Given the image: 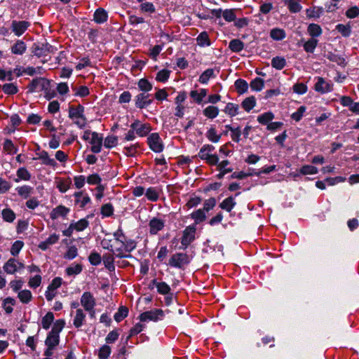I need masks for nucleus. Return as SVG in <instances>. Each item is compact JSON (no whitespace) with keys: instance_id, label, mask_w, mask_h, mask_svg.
<instances>
[{"instance_id":"obj_1","label":"nucleus","mask_w":359,"mask_h":359,"mask_svg":"<svg viewBox=\"0 0 359 359\" xmlns=\"http://www.w3.org/2000/svg\"><path fill=\"white\" fill-rule=\"evenodd\" d=\"M190 262L189 255L185 253H175L169 260V264L171 266L177 268H182L184 265L188 264Z\"/></svg>"},{"instance_id":"obj_2","label":"nucleus","mask_w":359,"mask_h":359,"mask_svg":"<svg viewBox=\"0 0 359 359\" xmlns=\"http://www.w3.org/2000/svg\"><path fill=\"white\" fill-rule=\"evenodd\" d=\"M149 148L154 152H161L163 150V144L159 135L156 133H151L147 138Z\"/></svg>"},{"instance_id":"obj_3","label":"nucleus","mask_w":359,"mask_h":359,"mask_svg":"<svg viewBox=\"0 0 359 359\" xmlns=\"http://www.w3.org/2000/svg\"><path fill=\"white\" fill-rule=\"evenodd\" d=\"M53 50L54 48L48 43H34L32 47V53L38 57L46 56L48 53L53 52Z\"/></svg>"},{"instance_id":"obj_4","label":"nucleus","mask_w":359,"mask_h":359,"mask_svg":"<svg viewBox=\"0 0 359 359\" xmlns=\"http://www.w3.org/2000/svg\"><path fill=\"white\" fill-rule=\"evenodd\" d=\"M49 86V81L44 78L34 79L29 84V92L41 91L46 90Z\"/></svg>"},{"instance_id":"obj_5","label":"nucleus","mask_w":359,"mask_h":359,"mask_svg":"<svg viewBox=\"0 0 359 359\" xmlns=\"http://www.w3.org/2000/svg\"><path fill=\"white\" fill-rule=\"evenodd\" d=\"M196 231V229L195 226H189L184 229L181 241L184 249L187 248L188 245L194 241Z\"/></svg>"},{"instance_id":"obj_6","label":"nucleus","mask_w":359,"mask_h":359,"mask_svg":"<svg viewBox=\"0 0 359 359\" xmlns=\"http://www.w3.org/2000/svg\"><path fill=\"white\" fill-rule=\"evenodd\" d=\"M130 128L135 130V133L140 137H144L149 134L151 128L149 123H142L139 120H135Z\"/></svg>"},{"instance_id":"obj_7","label":"nucleus","mask_w":359,"mask_h":359,"mask_svg":"<svg viewBox=\"0 0 359 359\" xmlns=\"http://www.w3.org/2000/svg\"><path fill=\"white\" fill-rule=\"evenodd\" d=\"M29 26L30 23L28 21L13 20L11 29L15 36H20L25 32Z\"/></svg>"},{"instance_id":"obj_8","label":"nucleus","mask_w":359,"mask_h":359,"mask_svg":"<svg viewBox=\"0 0 359 359\" xmlns=\"http://www.w3.org/2000/svg\"><path fill=\"white\" fill-rule=\"evenodd\" d=\"M81 304L86 311H93L95 299L90 292H85L81 297Z\"/></svg>"},{"instance_id":"obj_9","label":"nucleus","mask_w":359,"mask_h":359,"mask_svg":"<svg viewBox=\"0 0 359 359\" xmlns=\"http://www.w3.org/2000/svg\"><path fill=\"white\" fill-rule=\"evenodd\" d=\"M162 316H163V311L161 309H154L142 313L139 318L141 321H156Z\"/></svg>"},{"instance_id":"obj_10","label":"nucleus","mask_w":359,"mask_h":359,"mask_svg":"<svg viewBox=\"0 0 359 359\" xmlns=\"http://www.w3.org/2000/svg\"><path fill=\"white\" fill-rule=\"evenodd\" d=\"M24 264L19 262L14 258L9 259L4 264V270L9 274L15 273L18 269H23Z\"/></svg>"},{"instance_id":"obj_11","label":"nucleus","mask_w":359,"mask_h":359,"mask_svg":"<svg viewBox=\"0 0 359 359\" xmlns=\"http://www.w3.org/2000/svg\"><path fill=\"white\" fill-rule=\"evenodd\" d=\"M314 89L321 94L330 92L333 89V85L327 82L323 77H318Z\"/></svg>"},{"instance_id":"obj_12","label":"nucleus","mask_w":359,"mask_h":359,"mask_svg":"<svg viewBox=\"0 0 359 359\" xmlns=\"http://www.w3.org/2000/svg\"><path fill=\"white\" fill-rule=\"evenodd\" d=\"M102 136L96 132H93L90 143L92 145L91 151L93 153H99L101 151L102 145Z\"/></svg>"},{"instance_id":"obj_13","label":"nucleus","mask_w":359,"mask_h":359,"mask_svg":"<svg viewBox=\"0 0 359 359\" xmlns=\"http://www.w3.org/2000/svg\"><path fill=\"white\" fill-rule=\"evenodd\" d=\"M150 95L145 93L138 94L135 99V106L140 109H144L151 104L153 99L149 98Z\"/></svg>"},{"instance_id":"obj_14","label":"nucleus","mask_w":359,"mask_h":359,"mask_svg":"<svg viewBox=\"0 0 359 359\" xmlns=\"http://www.w3.org/2000/svg\"><path fill=\"white\" fill-rule=\"evenodd\" d=\"M149 225V232L153 235L156 234L159 231L162 230L165 226L163 220L156 217L150 220Z\"/></svg>"},{"instance_id":"obj_15","label":"nucleus","mask_w":359,"mask_h":359,"mask_svg":"<svg viewBox=\"0 0 359 359\" xmlns=\"http://www.w3.org/2000/svg\"><path fill=\"white\" fill-rule=\"evenodd\" d=\"M70 210L63 205H58L52 210L50 213V217L52 219H56L59 217H65L69 212Z\"/></svg>"},{"instance_id":"obj_16","label":"nucleus","mask_w":359,"mask_h":359,"mask_svg":"<svg viewBox=\"0 0 359 359\" xmlns=\"http://www.w3.org/2000/svg\"><path fill=\"white\" fill-rule=\"evenodd\" d=\"M84 107L79 104L77 107L73 105L69 107V117L73 120L81 117L83 115Z\"/></svg>"},{"instance_id":"obj_17","label":"nucleus","mask_w":359,"mask_h":359,"mask_svg":"<svg viewBox=\"0 0 359 359\" xmlns=\"http://www.w3.org/2000/svg\"><path fill=\"white\" fill-rule=\"evenodd\" d=\"M26 49L27 46L22 40H18L11 48V53L15 55H22Z\"/></svg>"},{"instance_id":"obj_18","label":"nucleus","mask_w":359,"mask_h":359,"mask_svg":"<svg viewBox=\"0 0 359 359\" xmlns=\"http://www.w3.org/2000/svg\"><path fill=\"white\" fill-rule=\"evenodd\" d=\"M86 314L81 309H78L76 311V315L74 316L73 324L76 327L79 328L81 327L85 321Z\"/></svg>"},{"instance_id":"obj_19","label":"nucleus","mask_w":359,"mask_h":359,"mask_svg":"<svg viewBox=\"0 0 359 359\" xmlns=\"http://www.w3.org/2000/svg\"><path fill=\"white\" fill-rule=\"evenodd\" d=\"M107 18V12L102 8H97L94 13V20L99 24L106 22Z\"/></svg>"},{"instance_id":"obj_20","label":"nucleus","mask_w":359,"mask_h":359,"mask_svg":"<svg viewBox=\"0 0 359 359\" xmlns=\"http://www.w3.org/2000/svg\"><path fill=\"white\" fill-rule=\"evenodd\" d=\"M285 5H287L291 13H298L301 11L302 6L299 4L300 0H283Z\"/></svg>"},{"instance_id":"obj_21","label":"nucleus","mask_w":359,"mask_h":359,"mask_svg":"<svg viewBox=\"0 0 359 359\" xmlns=\"http://www.w3.org/2000/svg\"><path fill=\"white\" fill-rule=\"evenodd\" d=\"M74 196L76 198V203L79 204L81 208H84V206L90 201V197L87 195L83 196V193L81 191L76 192L74 194Z\"/></svg>"},{"instance_id":"obj_22","label":"nucleus","mask_w":359,"mask_h":359,"mask_svg":"<svg viewBox=\"0 0 359 359\" xmlns=\"http://www.w3.org/2000/svg\"><path fill=\"white\" fill-rule=\"evenodd\" d=\"M219 109L217 107L210 105L203 109V114L208 118H215L219 114Z\"/></svg>"},{"instance_id":"obj_23","label":"nucleus","mask_w":359,"mask_h":359,"mask_svg":"<svg viewBox=\"0 0 359 359\" xmlns=\"http://www.w3.org/2000/svg\"><path fill=\"white\" fill-rule=\"evenodd\" d=\"M153 284L156 287L158 292L162 294H168L170 291V286L165 282H157L156 280H152Z\"/></svg>"},{"instance_id":"obj_24","label":"nucleus","mask_w":359,"mask_h":359,"mask_svg":"<svg viewBox=\"0 0 359 359\" xmlns=\"http://www.w3.org/2000/svg\"><path fill=\"white\" fill-rule=\"evenodd\" d=\"M214 149L215 147L212 145L205 144L201 149L198 153V156L203 160H206L211 155L210 154V152L212 151Z\"/></svg>"},{"instance_id":"obj_25","label":"nucleus","mask_w":359,"mask_h":359,"mask_svg":"<svg viewBox=\"0 0 359 359\" xmlns=\"http://www.w3.org/2000/svg\"><path fill=\"white\" fill-rule=\"evenodd\" d=\"M39 159L42 160V163L46 165L55 166L56 162L53 158H50L48 154L46 151H42L39 154Z\"/></svg>"},{"instance_id":"obj_26","label":"nucleus","mask_w":359,"mask_h":359,"mask_svg":"<svg viewBox=\"0 0 359 359\" xmlns=\"http://www.w3.org/2000/svg\"><path fill=\"white\" fill-rule=\"evenodd\" d=\"M18 297L22 304H28L32 299V294L29 290H23L18 292Z\"/></svg>"},{"instance_id":"obj_27","label":"nucleus","mask_w":359,"mask_h":359,"mask_svg":"<svg viewBox=\"0 0 359 359\" xmlns=\"http://www.w3.org/2000/svg\"><path fill=\"white\" fill-rule=\"evenodd\" d=\"M236 202L233 197L230 196L224 199L220 204L219 207L228 212H230L235 206Z\"/></svg>"},{"instance_id":"obj_28","label":"nucleus","mask_w":359,"mask_h":359,"mask_svg":"<svg viewBox=\"0 0 359 359\" xmlns=\"http://www.w3.org/2000/svg\"><path fill=\"white\" fill-rule=\"evenodd\" d=\"M47 347L54 348L59 343V335L50 332L46 339Z\"/></svg>"},{"instance_id":"obj_29","label":"nucleus","mask_w":359,"mask_h":359,"mask_svg":"<svg viewBox=\"0 0 359 359\" xmlns=\"http://www.w3.org/2000/svg\"><path fill=\"white\" fill-rule=\"evenodd\" d=\"M105 267L110 271H113L115 269L114 264V257L111 254H105L102 258Z\"/></svg>"},{"instance_id":"obj_30","label":"nucleus","mask_w":359,"mask_h":359,"mask_svg":"<svg viewBox=\"0 0 359 359\" xmlns=\"http://www.w3.org/2000/svg\"><path fill=\"white\" fill-rule=\"evenodd\" d=\"M229 48L235 53L241 51L244 48V43L240 39H233L229 42Z\"/></svg>"},{"instance_id":"obj_31","label":"nucleus","mask_w":359,"mask_h":359,"mask_svg":"<svg viewBox=\"0 0 359 359\" xmlns=\"http://www.w3.org/2000/svg\"><path fill=\"white\" fill-rule=\"evenodd\" d=\"M256 104V100L254 96L245 98L241 104L242 107L246 111H250Z\"/></svg>"},{"instance_id":"obj_32","label":"nucleus","mask_w":359,"mask_h":359,"mask_svg":"<svg viewBox=\"0 0 359 359\" xmlns=\"http://www.w3.org/2000/svg\"><path fill=\"white\" fill-rule=\"evenodd\" d=\"M224 111L231 117L235 116L238 113V105L229 102L226 105Z\"/></svg>"},{"instance_id":"obj_33","label":"nucleus","mask_w":359,"mask_h":359,"mask_svg":"<svg viewBox=\"0 0 359 359\" xmlns=\"http://www.w3.org/2000/svg\"><path fill=\"white\" fill-rule=\"evenodd\" d=\"M318 40L315 38L309 39L304 44V49L307 53H313L316 47L318 44Z\"/></svg>"},{"instance_id":"obj_34","label":"nucleus","mask_w":359,"mask_h":359,"mask_svg":"<svg viewBox=\"0 0 359 359\" xmlns=\"http://www.w3.org/2000/svg\"><path fill=\"white\" fill-rule=\"evenodd\" d=\"M54 320V315L52 312H48L42 318V327L45 330H48Z\"/></svg>"},{"instance_id":"obj_35","label":"nucleus","mask_w":359,"mask_h":359,"mask_svg":"<svg viewBox=\"0 0 359 359\" xmlns=\"http://www.w3.org/2000/svg\"><path fill=\"white\" fill-rule=\"evenodd\" d=\"M273 118H274L273 114L271 111H268V112H266V113H264V114L259 115L257 117V121L259 123L266 125L268 123H269V121H272L273 119Z\"/></svg>"},{"instance_id":"obj_36","label":"nucleus","mask_w":359,"mask_h":359,"mask_svg":"<svg viewBox=\"0 0 359 359\" xmlns=\"http://www.w3.org/2000/svg\"><path fill=\"white\" fill-rule=\"evenodd\" d=\"M327 58L332 62H336L339 65L345 66L346 65L345 59L341 56H339L334 53H328V54L327 55Z\"/></svg>"},{"instance_id":"obj_37","label":"nucleus","mask_w":359,"mask_h":359,"mask_svg":"<svg viewBox=\"0 0 359 359\" xmlns=\"http://www.w3.org/2000/svg\"><path fill=\"white\" fill-rule=\"evenodd\" d=\"M18 194L24 198H27L33 191V188L24 185L17 188Z\"/></svg>"},{"instance_id":"obj_38","label":"nucleus","mask_w":359,"mask_h":359,"mask_svg":"<svg viewBox=\"0 0 359 359\" xmlns=\"http://www.w3.org/2000/svg\"><path fill=\"white\" fill-rule=\"evenodd\" d=\"M286 65V61L283 57H275L271 60V65L276 69H282Z\"/></svg>"},{"instance_id":"obj_39","label":"nucleus","mask_w":359,"mask_h":359,"mask_svg":"<svg viewBox=\"0 0 359 359\" xmlns=\"http://www.w3.org/2000/svg\"><path fill=\"white\" fill-rule=\"evenodd\" d=\"M308 32L312 38L320 36L322 34V29L318 25L311 24L308 27Z\"/></svg>"},{"instance_id":"obj_40","label":"nucleus","mask_w":359,"mask_h":359,"mask_svg":"<svg viewBox=\"0 0 359 359\" xmlns=\"http://www.w3.org/2000/svg\"><path fill=\"white\" fill-rule=\"evenodd\" d=\"M2 217L7 222H13L15 219V214L11 209L6 208L2 210Z\"/></svg>"},{"instance_id":"obj_41","label":"nucleus","mask_w":359,"mask_h":359,"mask_svg":"<svg viewBox=\"0 0 359 359\" xmlns=\"http://www.w3.org/2000/svg\"><path fill=\"white\" fill-rule=\"evenodd\" d=\"M235 86L237 90V92L239 94H242L248 90V83L243 79H238L235 82Z\"/></svg>"},{"instance_id":"obj_42","label":"nucleus","mask_w":359,"mask_h":359,"mask_svg":"<svg viewBox=\"0 0 359 359\" xmlns=\"http://www.w3.org/2000/svg\"><path fill=\"white\" fill-rule=\"evenodd\" d=\"M270 36L273 39L280 41L285 37V33L283 29L276 28L271 29Z\"/></svg>"},{"instance_id":"obj_43","label":"nucleus","mask_w":359,"mask_h":359,"mask_svg":"<svg viewBox=\"0 0 359 359\" xmlns=\"http://www.w3.org/2000/svg\"><path fill=\"white\" fill-rule=\"evenodd\" d=\"M138 87L142 90L144 91V93H147L150 91L152 89V85L151 83L146 79H141L138 81Z\"/></svg>"},{"instance_id":"obj_44","label":"nucleus","mask_w":359,"mask_h":359,"mask_svg":"<svg viewBox=\"0 0 359 359\" xmlns=\"http://www.w3.org/2000/svg\"><path fill=\"white\" fill-rule=\"evenodd\" d=\"M2 90L8 95H14L18 93V87L11 83H5L2 86Z\"/></svg>"},{"instance_id":"obj_45","label":"nucleus","mask_w":359,"mask_h":359,"mask_svg":"<svg viewBox=\"0 0 359 359\" xmlns=\"http://www.w3.org/2000/svg\"><path fill=\"white\" fill-rule=\"evenodd\" d=\"M128 313V309L125 306H121L118 309V312H116L114 315V320L116 322H121L123 319H124Z\"/></svg>"},{"instance_id":"obj_46","label":"nucleus","mask_w":359,"mask_h":359,"mask_svg":"<svg viewBox=\"0 0 359 359\" xmlns=\"http://www.w3.org/2000/svg\"><path fill=\"white\" fill-rule=\"evenodd\" d=\"M264 86V81L261 78H256L250 83V87L252 90L260 91Z\"/></svg>"},{"instance_id":"obj_47","label":"nucleus","mask_w":359,"mask_h":359,"mask_svg":"<svg viewBox=\"0 0 359 359\" xmlns=\"http://www.w3.org/2000/svg\"><path fill=\"white\" fill-rule=\"evenodd\" d=\"M215 76L212 69H206L199 77V82L201 83H207L210 78Z\"/></svg>"},{"instance_id":"obj_48","label":"nucleus","mask_w":359,"mask_h":359,"mask_svg":"<svg viewBox=\"0 0 359 359\" xmlns=\"http://www.w3.org/2000/svg\"><path fill=\"white\" fill-rule=\"evenodd\" d=\"M206 136L208 138V140H210L212 142H219V140L221 138V135L217 134V132H216V130L215 128H210L208 130V132L206 133Z\"/></svg>"},{"instance_id":"obj_49","label":"nucleus","mask_w":359,"mask_h":359,"mask_svg":"<svg viewBox=\"0 0 359 359\" xmlns=\"http://www.w3.org/2000/svg\"><path fill=\"white\" fill-rule=\"evenodd\" d=\"M101 214L104 217H110L114 214V207L111 203H106L101 208Z\"/></svg>"},{"instance_id":"obj_50","label":"nucleus","mask_w":359,"mask_h":359,"mask_svg":"<svg viewBox=\"0 0 359 359\" xmlns=\"http://www.w3.org/2000/svg\"><path fill=\"white\" fill-rule=\"evenodd\" d=\"M118 144V137L116 136H107L104 142V145L107 148H111L116 146Z\"/></svg>"},{"instance_id":"obj_51","label":"nucleus","mask_w":359,"mask_h":359,"mask_svg":"<svg viewBox=\"0 0 359 359\" xmlns=\"http://www.w3.org/2000/svg\"><path fill=\"white\" fill-rule=\"evenodd\" d=\"M88 221L86 219H81L77 222L72 223L73 227L77 231H81L88 226Z\"/></svg>"},{"instance_id":"obj_52","label":"nucleus","mask_w":359,"mask_h":359,"mask_svg":"<svg viewBox=\"0 0 359 359\" xmlns=\"http://www.w3.org/2000/svg\"><path fill=\"white\" fill-rule=\"evenodd\" d=\"M318 168L313 165H306L302 167L300 172L303 175H313L318 172Z\"/></svg>"},{"instance_id":"obj_53","label":"nucleus","mask_w":359,"mask_h":359,"mask_svg":"<svg viewBox=\"0 0 359 359\" xmlns=\"http://www.w3.org/2000/svg\"><path fill=\"white\" fill-rule=\"evenodd\" d=\"M65 325L64 320H57L55 323L51 330V333L59 335V333L63 329Z\"/></svg>"},{"instance_id":"obj_54","label":"nucleus","mask_w":359,"mask_h":359,"mask_svg":"<svg viewBox=\"0 0 359 359\" xmlns=\"http://www.w3.org/2000/svg\"><path fill=\"white\" fill-rule=\"evenodd\" d=\"M203 209H198L196 212L191 214L192 218H194L196 222H201L205 219L206 216Z\"/></svg>"},{"instance_id":"obj_55","label":"nucleus","mask_w":359,"mask_h":359,"mask_svg":"<svg viewBox=\"0 0 359 359\" xmlns=\"http://www.w3.org/2000/svg\"><path fill=\"white\" fill-rule=\"evenodd\" d=\"M17 176L23 180H29L31 178V174L25 168H20L17 170Z\"/></svg>"},{"instance_id":"obj_56","label":"nucleus","mask_w":359,"mask_h":359,"mask_svg":"<svg viewBox=\"0 0 359 359\" xmlns=\"http://www.w3.org/2000/svg\"><path fill=\"white\" fill-rule=\"evenodd\" d=\"M336 29L346 37L348 36L351 32V27L349 25H345L342 24L337 25Z\"/></svg>"},{"instance_id":"obj_57","label":"nucleus","mask_w":359,"mask_h":359,"mask_svg":"<svg viewBox=\"0 0 359 359\" xmlns=\"http://www.w3.org/2000/svg\"><path fill=\"white\" fill-rule=\"evenodd\" d=\"M111 353V348L108 345L102 346L99 350V358L100 359H106L107 358Z\"/></svg>"},{"instance_id":"obj_58","label":"nucleus","mask_w":359,"mask_h":359,"mask_svg":"<svg viewBox=\"0 0 359 359\" xmlns=\"http://www.w3.org/2000/svg\"><path fill=\"white\" fill-rule=\"evenodd\" d=\"M4 149L8 154H15L17 152V148L14 146L11 140H6L4 144Z\"/></svg>"},{"instance_id":"obj_59","label":"nucleus","mask_w":359,"mask_h":359,"mask_svg":"<svg viewBox=\"0 0 359 359\" xmlns=\"http://www.w3.org/2000/svg\"><path fill=\"white\" fill-rule=\"evenodd\" d=\"M170 72L167 69L159 71L156 74V80L161 82L166 81L170 76Z\"/></svg>"},{"instance_id":"obj_60","label":"nucleus","mask_w":359,"mask_h":359,"mask_svg":"<svg viewBox=\"0 0 359 359\" xmlns=\"http://www.w3.org/2000/svg\"><path fill=\"white\" fill-rule=\"evenodd\" d=\"M145 195L147 197V198L151 201H156L158 198V192L156 191V190L154 188H152V187L149 188L147 190Z\"/></svg>"},{"instance_id":"obj_61","label":"nucleus","mask_w":359,"mask_h":359,"mask_svg":"<svg viewBox=\"0 0 359 359\" xmlns=\"http://www.w3.org/2000/svg\"><path fill=\"white\" fill-rule=\"evenodd\" d=\"M88 259L91 264L97 266L100 264L102 258L100 254L93 252L89 255Z\"/></svg>"},{"instance_id":"obj_62","label":"nucleus","mask_w":359,"mask_h":359,"mask_svg":"<svg viewBox=\"0 0 359 359\" xmlns=\"http://www.w3.org/2000/svg\"><path fill=\"white\" fill-rule=\"evenodd\" d=\"M198 43L200 46H209L210 41L208 35L206 32H201L197 38Z\"/></svg>"},{"instance_id":"obj_63","label":"nucleus","mask_w":359,"mask_h":359,"mask_svg":"<svg viewBox=\"0 0 359 359\" xmlns=\"http://www.w3.org/2000/svg\"><path fill=\"white\" fill-rule=\"evenodd\" d=\"M81 271L82 266L81 264H79L66 269V272L69 276L79 274L81 273Z\"/></svg>"},{"instance_id":"obj_64","label":"nucleus","mask_w":359,"mask_h":359,"mask_svg":"<svg viewBox=\"0 0 359 359\" xmlns=\"http://www.w3.org/2000/svg\"><path fill=\"white\" fill-rule=\"evenodd\" d=\"M23 242L21 241H16L12 245L11 248V253L13 255V256H16L20 250L22 249V248L23 247Z\"/></svg>"}]
</instances>
